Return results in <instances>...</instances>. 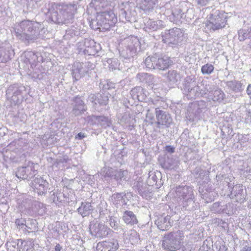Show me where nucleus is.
<instances>
[{"instance_id":"1","label":"nucleus","mask_w":251,"mask_h":251,"mask_svg":"<svg viewBox=\"0 0 251 251\" xmlns=\"http://www.w3.org/2000/svg\"><path fill=\"white\" fill-rule=\"evenodd\" d=\"M77 9V4L75 2H50L45 4L42 10L50 22L57 24L67 25L72 23Z\"/></svg>"},{"instance_id":"2","label":"nucleus","mask_w":251,"mask_h":251,"mask_svg":"<svg viewBox=\"0 0 251 251\" xmlns=\"http://www.w3.org/2000/svg\"><path fill=\"white\" fill-rule=\"evenodd\" d=\"M164 8V14L169 20L176 25L182 23H190L194 18V11L193 8H189L186 4L181 3L175 6L174 1L166 3Z\"/></svg>"},{"instance_id":"3","label":"nucleus","mask_w":251,"mask_h":251,"mask_svg":"<svg viewBox=\"0 0 251 251\" xmlns=\"http://www.w3.org/2000/svg\"><path fill=\"white\" fill-rule=\"evenodd\" d=\"M43 25L34 21L24 20L15 26L16 36L22 41L33 42L41 37Z\"/></svg>"},{"instance_id":"4","label":"nucleus","mask_w":251,"mask_h":251,"mask_svg":"<svg viewBox=\"0 0 251 251\" xmlns=\"http://www.w3.org/2000/svg\"><path fill=\"white\" fill-rule=\"evenodd\" d=\"M172 191L174 200L179 206L188 211H194L197 208L193 187L179 185L174 190L172 189Z\"/></svg>"},{"instance_id":"5","label":"nucleus","mask_w":251,"mask_h":251,"mask_svg":"<svg viewBox=\"0 0 251 251\" xmlns=\"http://www.w3.org/2000/svg\"><path fill=\"white\" fill-rule=\"evenodd\" d=\"M30 93L29 86L15 83L10 85L6 91V97L11 105H16L27 99Z\"/></svg>"},{"instance_id":"6","label":"nucleus","mask_w":251,"mask_h":251,"mask_svg":"<svg viewBox=\"0 0 251 251\" xmlns=\"http://www.w3.org/2000/svg\"><path fill=\"white\" fill-rule=\"evenodd\" d=\"M117 22V17L111 11L99 13L96 20L90 22V25L94 30L102 31L109 30Z\"/></svg>"},{"instance_id":"7","label":"nucleus","mask_w":251,"mask_h":251,"mask_svg":"<svg viewBox=\"0 0 251 251\" xmlns=\"http://www.w3.org/2000/svg\"><path fill=\"white\" fill-rule=\"evenodd\" d=\"M183 237V234L180 230L170 232L164 236L162 247L166 250L176 251L181 248Z\"/></svg>"},{"instance_id":"8","label":"nucleus","mask_w":251,"mask_h":251,"mask_svg":"<svg viewBox=\"0 0 251 251\" xmlns=\"http://www.w3.org/2000/svg\"><path fill=\"white\" fill-rule=\"evenodd\" d=\"M77 53L80 55H95L101 50L99 43L91 38H86L76 44Z\"/></svg>"},{"instance_id":"9","label":"nucleus","mask_w":251,"mask_h":251,"mask_svg":"<svg viewBox=\"0 0 251 251\" xmlns=\"http://www.w3.org/2000/svg\"><path fill=\"white\" fill-rule=\"evenodd\" d=\"M162 36V41L165 43L174 45H181L186 38L184 31L178 28L166 30Z\"/></svg>"},{"instance_id":"10","label":"nucleus","mask_w":251,"mask_h":251,"mask_svg":"<svg viewBox=\"0 0 251 251\" xmlns=\"http://www.w3.org/2000/svg\"><path fill=\"white\" fill-rule=\"evenodd\" d=\"M183 93L188 99H195L197 97H202L201 88L197 84L196 81L191 76H187L183 83L182 89Z\"/></svg>"},{"instance_id":"11","label":"nucleus","mask_w":251,"mask_h":251,"mask_svg":"<svg viewBox=\"0 0 251 251\" xmlns=\"http://www.w3.org/2000/svg\"><path fill=\"white\" fill-rule=\"evenodd\" d=\"M226 24V16L225 14L219 11H216L209 15L208 21L205 23V27L210 31H214L224 28Z\"/></svg>"},{"instance_id":"12","label":"nucleus","mask_w":251,"mask_h":251,"mask_svg":"<svg viewBox=\"0 0 251 251\" xmlns=\"http://www.w3.org/2000/svg\"><path fill=\"white\" fill-rule=\"evenodd\" d=\"M93 69L94 65L90 62H75L72 66L71 74L75 80L77 81Z\"/></svg>"},{"instance_id":"13","label":"nucleus","mask_w":251,"mask_h":251,"mask_svg":"<svg viewBox=\"0 0 251 251\" xmlns=\"http://www.w3.org/2000/svg\"><path fill=\"white\" fill-rule=\"evenodd\" d=\"M119 16L124 22H134L136 21L137 13L135 8L128 2H123L119 5Z\"/></svg>"},{"instance_id":"14","label":"nucleus","mask_w":251,"mask_h":251,"mask_svg":"<svg viewBox=\"0 0 251 251\" xmlns=\"http://www.w3.org/2000/svg\"><path fill=\"white\" fill-rule=\"evenodd\" d=\"M206 102L204 100H200L192 104L188 110L187 118L189 121H195L200 120L203 113L207 110Z\"/></svg>"},{"instance_id":"15","label":"nucleus","mask_w":251,"mask_h":251,"mask_svg":"<svg viewBox=\"0 0 251 251\" xmlns=\"http://www.w3.org/2000/svg\"><path fill=\"white\" fill-rule=\"evenodd\" d=\"M37 170L35 169V164L30 161L24 164L22 167L18 168L16 173V176L23 179H30L37 174Z\"/></svg>"},{"instance_id":"16","label":"nucleus","mask_w":251,"mask_h":251,"mask_svg":"<svg viewBox=\"0 0 251 251\" xmlns=\"http://www.w3.org/2000/svg\"><path fill=\"white\" fill-rule=\"evenodd\" d=\"M89 228L91 234L97 238L106 237L112 232L106 226L98 222L91 223Z\"/></svg>"},{"instance_id":"17","label":"nucleus","mask_w":251,"mask_h":251,"mask_svg":"<svg viewBox=\"0 0 251 251\" xmlns=\"http://www.w3.org/2000/svg\"><path fill=\"white\" fill-rule=\"evenodd\" d=\"M30 185L35 193L39 195H43L47 193L49 183L42 177L38 176L31 180Z\"/></svg>"},{"instance_id":"18","label":"nucleus","mask_w":251,"mask_h":251,"mask_svg":"<svg viewBox=\"0 0 251 251\" xmlns=\"http://www.w3.org/2000/svg\"><path fill=\"white\" fill-rule=\"evenodd\" d=\"M20 206L21 210H27L34 213L42 214L45 211L43 203L37 201H32L28 199L23 201Z\"/></svg>"},{"instance_id":"19","label":"nucleus","mask_w":251,"mask_h":251,"mask_svg":"<svg viewBox=\"0 0 251 251\" xmlns=\"http://www.w3.org/2000/svg\"><path fill=\"white\" fill-rule=\"evenodd\" d=\"M155 114L157 121L156 122V127L161 128L162 126L168 127L172 123L173 119L171 115L159 108H155Z\"/></svg>"},{"instance_id":"20","label":"nucleus","mask_w":251,"mask_h":251,"mask_svg":"<svg viewBox=\"0 0 251 251\" xmlns=\"http://www.w3.org/2000/svg\"><path fill=\"white\" fill-rule=\"evenodd\" d=\"M229 170V168L227 166H226L225 167L223 168V171L222 174H217L216 175L217 184L220 187H221L222 189H223V187L227 186L229 190H230V188L233 186L232 184L230 183V182L232 181L234 177L225 174L226 172L227 173Z\"/></svg>"},{"instance_id":"21","label":"nucleus","mask_w":251,"mask_h":251,"mask_svg":"<svg viewBox=\"0 0 251 251\" xmlns=\"http://www.w3.org/2000/svg\"><path fill=\"white\" fill-rule=\"evenodd\" d=\"M231 191L230 194V198L234 199L236 201L243 203L246 201V191L243 185L238 184L231 188Z\"/></svg>"},{"instance_id":"22","label":"nucleus","mask_w":251,"mask_h":251,"mask_svg":"<svg viewBox=\"0 0 251 251\" xmlns=\"http://www.w3.org/2000/svg\"><path fill=\"white\" fill-rule=\"evenodd\" d=\"M199 192L201 198L205 201L206 203L210 202L214 200L215 198L218 194L212 189L209 184H206L204 186L201 185L199 187Z\"/></svg>"},{"instance_id":"23","label":"nucleus","mask_w":251,"mask_h":251,"mask_svg":"<svg viewBox=\"0 0 251 251\" xmlns=\"http://www.w3.org/2000/svg\"><path fill=\"white\" fill-rule=\"evenodd\" d=\"M119 248L117 239L111 238L98 243L97 251H116Z\"/></svg>"},{"instance_id":"24","label":"nucleus","mask_w":251,"mask_h":251,"mask_svg":"<svg viewBox=\"0 0 251 251\" xmlns=\"http://www.w3.org/2000/svg\"><path fill=\"white\" fill-rule=\"evenodd\" d=\"M132 195L130 193H117L112 194L110 201L117 208L127 204V201L130 199Z\"/></svg>"},{"instance_id":"25","label":"nucleus","mask_w":251,"mask_h":251,"mask_svg":"<svg viewBox=\"0 0 251 251\" xmlns=\"http://www.w3.org/2000/svg\"><path fill=\"white\" fill-rule=\"evenodd\" d=\"M130 96L133 100L138 101L147 102L149 96L148 91L141 86H136L130 91Z\"/></svg>"},{"instance_id":"26","label":"nucleus","mask_w":251,"mask_h":251,"mask_svg":"<svg viewBox=\"0 0 251 251\" xmlns=\"http://www.w3.org/2000/svg\"><path fill=\"white\" fill-rule=\"evenodd\" d=\"M125 47L127 48L129 50L130 54H136L137 49L140 47V42L139 39L135 36H129L125 39L123 43Z\"/></svg>"},{"instance_id":"27","label":"nucleus","mask_w":251,"mask_h":251,"mask_svg":"<svg viewBox=\"0 0 251 251\" xmlns=\"http://www.w3.org/2000/svg\"><path fill=\"white\" fill-rule=\"evenodd\" d=\"M133 188L138 191L139 195L143 198L146 199L150 196V194L152 191V189L147 184L144 183L141 178H139L138 180L135 181L133 184Z\"/></svg>"},{"instance_id":"28","label":"nucleus","mask_w":251,"mask_h":251,"mask_svg":"<svg viewBox=\"0 0 251 251\" xmlns=\"http://www.w3.org/2000/svg\"><path fill=\"white\" fill-rule=\"evenodd\" d=\"M74 104L72 111V114L75 116L80 115L87 110L84 102L78 96L73 99Z\"/></svg>"},{"instance_id":"29","label":"nucleus","mask_w":251,"mask_h":251,"mask_svg":"<svg viewBox=\"0 0 251 251\" xmlns=\"http://www.w3.org/2000/svg\"><path fill=\"white\" fill-rule=\"evenodd\" d=\"M51 199L53 203L58 206H61L65 203L70 202L69 197L58 190L53 191V193L51 195Z\"/></svg>"},{"instance_id":"30","label":"nucleus","mask_w":251,"mask_h":251,"mask_svg":"<svg viewBox=\"0 0 251 251\" xmlns=\"http://www.w3.org/2000/svg\"><path fill=\"white\" fill-rule=\"evenodd\" d=\"M158 2V0H138L139 8L146 14L152 12Z\"/></svg>"},{"instance_id":"31","label":"nucleus","mask_w":251,"mask_h":251,"mask_svg":"<svg viewBox=\"0 0 251 251\" xmlns=\"http://www.w3.org/2000/svg\"><path fill=\"white\" fill-rule=\"evenodd\" d=\"M155 69L165 70L168 68L171 65L172 62L170 58L167 56L162 57L159 54L155 53Z\"/></svg>"},{"instance_id":"32","label":"nucleus","mask_w":251,"mask_h":251,"mask_svg":"<svg viewBox=\"0 0 251 251\" xmlns=\"http://www.w3.org/2000/svg\"><path fill=\"white\" fill-rule=\"evenodd\" d=\"M173 221H171V217L169 215L163 216L161 215L155 220V224L158 228L162 231L169 229L172 225Z\"/></svg>"},{"instance_id":"33","label":"nucleus","mask_w":251,"mask_h":251,"mask_svg":"<svg viewBox=\"0 0 251 251\" xmlns=\"http://www.w3.org/2000/svg\"><path fill=\"white\" fill-rule=\"evenodd\" d=\"M161 173L160 172H150L149 173V176L147 180V184L148 186L151 187L155 186V188H159L162 184L161 182Z\"/></svg>"},{"instance_id":"34","label":"nucleus","mask_w":251,"mask_h":251,"mask_svg":"<svg viewBox=\"0 0 251 251\" xmlns=\"http://www.w3.org/2000/svg\"><path fill=\"white\" fill-rule=\"evenodd\" d=\"M28 141L27 139L20 138L15 140L8 145V148L16 153L21 152L23 148L27 146Z\"/></svg>"},{"instance_id":"35","label":"nucleus","mask_w":251,"mask_h":251,"mask_svg":"<svg viewBox=\"0 0 251 251\" xmlns=\"http://www.w3.org/2000/svg\"><path fill=\"white\" fill-rule=\"evenodd\" d=\"M226 98V95L221 89L218 87L211 92L207 96V99L210 101L215 102H222Z\"/></svg>"},{"instance_id":"36","label":"nucleus","mask_w":251,"mask_h":251,"mask_svg":"<svg viewBox=\"0 0 251 251\" xmlns=\"http://www.w3.org/2000/svg\"><path fill=\"white\" fill-rule=\"evenodd\" d=\"M167 80L171 85H176L181 81L183 75L180 72L171 70L167 74Z\"/></svg>"},{"instance_id":"37","label":"nucleus","mask_w":251,"mask_h":251,"mask_svg":"<svg viewBox=\"0 0 251 251\" xmlns=\"http://www.w3.org/2000/svg\"><path fill=\"white\" fill-rule=\"evenodd\" d=\"M10 45L0 41V63H5L10 59Z\"/></svg>"},{"instance_id":"38","label":"nucleus","mask_w":251,"mask_h":251,"mask_svg":"<svg viewBox=\"0 0 251 251\" xmlns=\"http://www.w3.org/2000/svg\"><path fill=\"white\" fill-rule=\"evenodd\" d=\"M39 55V53H35L31 51L25 52V63L26 64H29L31 68H34L37 65V64L40 62Z\"/></svg>"},{"instance_id":"39","label":"nucleus","mask_w":251,"mask_h":251,"mask_svg":"<svg viewBox=\"0 0 251 251\" xmlns=\"http://www.w3.org/2000/svg\"><path fill=\"white\" fill-rule=\"evenodd\" d=\"M71 23L73 24V25L66 29V34L64 35L65 38L67 39H70L71 38L77 36L80 33V27L79 25L76 23H73V21Z\"/></svg>"},{"instance_id":"40","label":"nucleus","mask_w":251,"mask_h":251,"mask_svg":"<svg viewBox=\"0 0 251 251\" xmlns=\"http://www.w3.org/2000/svg\"><path fill=\"white\" fill-rule=\"evenodd\" d=\"M161 165L165 169L176 170L179 167V162L176 158L168 156Z\"/></svg>"},{"instance_id":"41","label":"nucleus","mask_w":251,"mask_h":251,"mask_svg":"<svg viewBox=\"0 0 251 251\" xmlns=\"http://www.w3.org/2000/svg\"><path fill=\"white\" fill-rule=\"evenodd\" d=\"M90 7L94 8L97 13H101L103 12V9L109 5V3L106 0H92L89 4Z\"/></svg>"},{"instance_id":"42","label":"nucleus","mask_w":251,"mask_h":251,"mask_svg":"<svg viewBox=\"0 0 251 251\" xmlns=\"http://www.w3.org/2000/svg\"><path fill=\"white\" fill-rule=\"evenodd\" d=\"M162 21H153L148 19L145 22V30L146 31H156L161 27Z\"/></svg>"},{"instance_id":"43","label":"nucleus","mask_w":251,"mask_h":251,"mask_svg":"<svg viewBox=\"0 0 251 251\" xmlns=\"http://www.w3.org/2000/svg\"><path fill=\"white\" fill-rule=\"evenodd\" d=\"M94 210L91 203L89 202H82L81 206L77 208L78 212L83 217L87 216L92 213Z\"/></svg>"},{"instance_id":"44","label":"nucleus","mask_w":251,"mask_h":251,"mask_svg":"<svg viewBox=\"0 0 251 251\" xmlns=\"http://www.w3.org/2000/svg\"><path fill=\"white\" fill-rule=\"evenodd\" d=\"M136 79L140 82L146 83L149 86L151 85L154 82L153 75L145 73H138L136 75Z\"/></svg>"},{"instance_id":"45","label":"nucleus","mask_w":251,"mask_h":251,"mask_svg":"<svg viewBox=\"0 0 251 251\" xmlns=\"http://www.w3.org/2000/svg\"><path fill=\"white\" fill-rule=\"evenodd\" d=\"M123 219L128 225H134L138 223L136 215L131 211H125L123 213Z\"/></svg>"},{"instance_id":"46","label":"nucleus","mask_w":251,"mask_h":251,"mask_svg":"<svg viewBox=\"0 0 251 251\" xmlns=\"http://www.w3.org/2000/svg\"><path fill=\"white\" fill-rule=\"evenodd\" d=\"M20 251H32L34 243L33 239L23 240L19 239Z\"/></svg>"},{"instance_id":"47","label":"nucleus","mask_w":251,"mask_h":251,"mask_svg":"<svg viewBox=\"0 0 251 251\" xmlns=\"http://www.w3.org/2000/svg\"><path fill=\"white\" fill-rule=\"evenodd\" d=\"M201 83L203 86L202 88H201V93H202V97L206 95H207V96H208L209 94L218 87L212 82L202 81Z\"/></svg>"},{"instance_id":"48","label":"nucleus","mask_w":251,"mask_h":251,"mask_svg":"<svg viewBox=\"0 0 251 251\" xmlns=\"http://www.w3.org/2000/svg\"><path fill=\"white\" fill-rule=\"evenodd\" d=\"M89 121L96 120L104 128L110 126L112 125L111 120L108 117L103 116H97L95 115L89 116L87 117Z\"/></svg>"},{"instance_id":"49","label":"nucleus","mask_w":251,"mask_h":251,"mask_svg":"<svg viewBox=\"0 0 251 251\" xmlns=\"http://www.w3.org/2000/svg\"><path fill=\"white\" fill-rule=\"evenodd\" d=\"M120 122L121 124H124L126 125V126L128 127L129 130H132V128L134 126V123L133 122V120L131 118L130 115L128 113H125L122 116L120 119Z\"/></svg>"},{"instance_id":"50","label":"nucleus","mask_w":251,"mask_h":251,"mask_svg":"<svg viewBox=\"0 0 251 251\" xmlns=\"http://www.w3.org/2000/svg\"><path fill=\"white\" fill-rule=\"evenodd\" d=\"M226 85L235 92H241L244 89L242 83L239 81L232 80L227 81Z\"/></svg>"},{"instance_id":"51","label":"nucleus","mask_w":251,"mask_h":251,"mask_svg":"<svg viewBox=\"0 0 251 251\" xmlns=\"http://www.w3.org/2000/svg\"><path fill=\"white\" fill-rule=\"evenodd\" d=\"M238 34L240 41H244L248 38H251V27L248 29H240L238 30Z\"/></svg>"},{"instance_id":"52","label":"nucleus","mask_w":251,"mask_h":251,"mask_svg":"<svg viewBox=\"0 0 251 251\" xmlns=\"http://www.w3.org/2000/svg\"><path fill=\"white\" fill-rule=\"evenodd\" d=\"M19 239L7 242L5 245L8 251H20Z\"/></svg>"},{"instance_id":"53","label":"nucleus","mask_w":251,"mask_h":251,"mask_svg":"<svg viewBox=\"0 0 251 251\" xmlns=\"http://www.w3.org/2000/svg\"><path fill=\"white\" fill-rule=\"evenodd\" d=\"M114 173H115V170L112 168H103L100 172L101 175L105 179H113L114 176Z\"/></svg>"},{"instance_id":"54","label":"nucleus","mask_w":251,"mask_h":251,"mask_svg":"<svg viewBox=\"0 0 251 251\" xmlns=\"http://www.w3.org/2000/svg\"><path fill=\"white\" fill-rule=\"evenodd\" d=\"M222 213L226 214L228 215H231L233 214L235 211V208H234V204L232 203H227L225 204L223 202Z\"/></svg>"},{"instance_id":"55","label":"nucleus","mask_w":251,"mask_h":251,"mask_svg":"<svg viewBox=\"0 0 251 251\" xmlns=\"http://www.w3.org/2000/svg\"><path fill=\"white\" fill-rule=\"evenodd\" d=\"M193 174L196 178L203 179L206 177L208 175L205 170L201 169L200 167H196L193 171Z\"/></svg>"},{"instance_id":"56","label":"nucleus","mask_w":251,"mask_h":251,"mask_svg":"<svg viewBox=\"0 0 251 251\" xmlns=\"http://www.w3.org/2000/svg\"><path fill=\"white\" fill-rule=\"evenodd\" d=\"M155 53L151 56L147 57L144 61L145 66L149 69H155Z\"/></svg>"},{"instance_id":"57","label":"nucleus","mask_w":251,"mask_h":251,"mask_svg":"<svg viewBox=\"0 0 251 251\" xmlns=\"http://www.w3.org/2000/svg\"><path fill=\"white\" fill-rule=\"evenodd\" d=\"M126 171H122L115 170V173L113 179L116 180L118 183H121L123 180H125V176L127 174Z\"/></svg>"},{"instance_id":"58","label":"nucleus","mask_w":251,"mask_h":251,"mask_svg":"<svg viewBox=\"0 0 251 251\" xmlns=\"http://www.w3.org/2000/svg\"><path fill=\"white\" fill-rule=\"evenodd\" d=\"M98 97L97 100V105L99 104L100 105H105L107 104L108 101V98L107 94H98Z\"/></svg>"},{"instance_id":"59","label":"nucleus","mask_w":251,"mask_h":251,"mask_svg":"<svg viewBox=\"0 0 251 251\" xmlns=\"http://www.w3.org/2000/svg\"><path fill=\"white\" fill-rule=\"evenodd\" d=\"M108 67L110 70H114L119 69L120 62L117 58H109L107 60Z\"/></svg>"},{"instance_id":"60","label":"nucleus","mask_w":251,"mask_h":251,"mask_svg":"<svg viewBox=\"0 0 251 251\" xmlns=\"http://www.w3.org/2000/svg\"><path fill=\"white\" fill-rule=\"evenodd\" d=\"M129 50H127V48L124 47L122 49L119 50L120 56L125 59H130L132 58L136 54H131L129 53Z\"/></svg>"},{"instance_id":"61","label":"nucleus","mask_w":251,"mask_h":251,"mask_svg":"<svg viewBox=\"0 0 251 251\" xmlns=\"http://www.w3.org/2000/svg\"><path fill=\"white\" fill-rule=\"evenodd\" d=\"M214 67L213 65L206 63L201 68V72L203 75H210L213 72Z\"/></svg>"},{"instance_id":"62","label":"nucleus","mask_w":251,"mask_h":251,"mask_svg":"<svg viewBox=\"0 0 251 251\" xmlns=\"http://www.w3.org/2000/svg\"><path fill=\"white\" fill-rule=\"evenodd\" d=\"M108 222L111 227L115 230L118 228L120 221L118 217L115 216H109Z\"/></svg>"},{"instance_id":"63","label":"nucleus","mask_w":251,"mask_h":251,"mask_svg":"<svg viewBox=\"0 0 251 251\" xmlns=\"http://www.w3.org/2000/svg\"><path fill=\"white\" fill-rule=\"evenodd\" d=\"M37 222L36 220L33 219L29 220L26 222L24 228L29 229L32 231H35L37 229Z\"/></svg>"},{"instance_id":"64","label":"nucleus","mask_w":251,"mask_h":251,"mask_svg":"<svg viewBox=\"0 0 251 251\" xmlns=\"http://www.w3.org/2000/svg\"><path fill=\"white\" fill-rule=\"evenodd\" d=\"M223 202H215L211 206V211L215 213L222 214Z\"/></svg>"}]
</instances>
